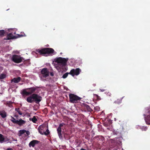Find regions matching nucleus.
<instances>
[{
  "instance_id": "f257e3e1",
  "label": "nucleus",
  "mask_w": 150,
  "mask_h": 150,
  "mask_svg": "<svg viewBox=\"0 0 150 150\" xmlns=\"http://www.w3.org/2000/svg\"><path fill=\"white\" fill-rule=\"evenodd\" d=\"M42 100V97L39 95L33 93L27 98V101L29 103L35 102L37 104H38Z\"/></svg>"
},
{
  "instance_id": "f03ea898",
  "label": "nucleus",
  "mask_w": 150,
  "mask_h": 150,
  "mask_svg": "<svg viewBox=\"0 0 150 150\" xmlns=\"http://www.w3.org/2000/svg\"><path fill=\"white\" fill-rule=\"evenodd\" d=\"M36 51L41 55H44L47 54H51L54 53V54H56V52H54L53 49L50 48H45L42 49L36 50Z\"/></svg>"
},
{
  "instance_id": "7ed1b4c3",
  "label": "nucleus",
  "mask_w": 150,
  "mask_h": 150,
  "mask_svg": "<svg viewBox=\"0 0 150 150\" xmlns=\"http://www.w3.org/2000/svg\"><path fill=\"white\" fill-rule=\"evenodd\" d=\"M68 60V59H66L61 57H59L56 59L55 62L60 65L61 67H64L66 65Z\"/></svg>"
},
{
  "instance_id": "20e7f679",
  "label": "nucleus",
  "mask_w": 150,
  "mask_h": 150,
  "mask_svg": "<svg viewBox=\"0 0 150 150\" xmlns=\"http://www.w3.org/2000/svg\"><path fill=\"white\" fill-rule=\"evenodd\" d=\"M36 89V88L35 87L27 88L23 90L22 91V93L23 95L26 96L31 95L35 92Z\"/></svg>"
},
{
  "instance_id": "39448f33",
  "label": "nucleus",
  "mask_w": 150,
  "mask_h": 150,
  "mask_svg": "<svg viewBox=\"0 0 150 150\" xmlns=\"http://www.w3.org/2000/svg\"><path fill=\"white\" fill-rule=\"evenodd\" d=\"M69 97L70 102L72 103H76L81 99L80 97L72 93L69 94Z\"/></svg>"
},
{
  "instance_id": "423d86ee",
  "label": "nucleus",
  "mask_w": 150,
  "mask_h": 150,
  "mask_svg": "<svg viewBox=\"0 0 150 150\" xmlns=\"http://www.w3.org/2000/svg\"><path fill=\"white\" fill-rule=\"evenodd\" d=\"M12 60L15 63H19L22 62L24 59L20 56L14 54L12 57Z\"/></svg>"
},
{
  "instance_id": "0eeeda50",
  "label": "nucleus",
  "mask_w": 150,
  "mask_h": 150,
  "mask_svg": "<svg viewBox=\"0 0 150 150\" xmlns=\"http://www.w3.org/2000/svg\"><path fill=\"white\" fill-rule=\"evenodd\" d=\"M81 70L79 68H77L76 69H72L69 72V74L71 75L72 76H77L79 75Z\"/></svg>"
},
{
  "instance_id": "6e6552de",
  "label": "nucleus",
  "mask_w": 150,
  "mask_h": 150,
  "mask_svg": "<svg viewBox=\"0 0 150 150\" xmlns=\"http://www.w3.org/2000/svg\"><path fill=\"white\" fill-rule=\"evenodd\" d=\"M47 126L45 124H43L40 126L38 128V130L39 133L41 134H44L45 131L46 130Z\"/></svg>"
},
{
  "instance_id": "1a4fd4ad",
  "label": "nucleus",
  "mask_w": 150,
  "mask_h": 150,
  "mask_svg": "<svg viewBox=\"0 0 150 150\" xmlns=\"http://www.w3.org/2000/svg\"><path fill=\"white\" fill-rule=\"evenodd\" d=\"M41 73L42 76L44 78H46L49 76V72L46 68L42 69L41 71Z\"/></svg>"
},
{
  "instance_id": "9d476101",
  "label": "nucleus",
  "mask_w": 150,
  "mask_h": 150,
  "mask_svg": "<svg viewBox=\"0 0 150 150\" xmlns=\"http://www.w3.org/2000/svg\"><path fill=\"white\" fill-rule=\"evenodd\" d=\"M64 125V123L60 124L59 125L58 128L57 129L58 136L60 139H62L63 138V137L62 134L61 127H62Z\"/></svg>"
},
{
  "instance_id": "9b49d317",
  "label": "nucleus",
  "mask_w": 150,
  "mask_h": 150,
  "mask_svg": "<svg viewBox=\"0 0 150 150\" xmlns=\"http://www.w3.org/2000/svg\"><path fill=\"white\" fill-rule=\"evenodd\" d=\"M143 111L144 113L143 114V116H144L148 115H150V106L146 108Z\"/></svg>"
},
{
  "instance_id": "f8f14e48",
  "label": "nucleus",
  "mask_w": 150,
  "mask_h": 150,
  "mask_svg": "<svg viewBox=\"0 0 150 150\" xmlns=\"http://www.w3.org/2000/svg\"><path fill=\"white\" fill-rule=\"evenodd\" d=\"M16 36L13 35L12 33L8 34L6 36V38L4 39L6 40H10L12 39L16 38Z\"/></svg>"
},
{
  "instance_id": "ddd939ff",
  "label": "nucleus",
  "mask_w": 150,
  "mask_h": 150,
  "mask_svg": "<svg viewBox=\"0 0 150 150\" xmlns=\"http://www.w3.org/2000/svg\"><path fill=\"white\" fill-rule=\"evenodd\" d=\"M39 141L36 140H33L31 141L29 144V146L30 147L32 146L34 147L36 144H38L39 142Z\"/></svg>"
},
{
  "instance_id": "4468645a",
  "label": "nucleus",
  "mask_w": 150,
  "mask_h": 150,
  "mask_svg": "<svg viewBox=\"0 0 150 150\" xmlns=\"http://www.w3.org/2000/svg\"><path fill=\"white\" fill-rule=\"evenodd\" d=\"M144 118L146 124L148 125H150V115L144 116Z\"/></svg>"
},
{
  "instance_id": "2eb2a0df",
  "label": "nucleus",
  "mask_w": 150,
  "mask_h": 150,
  "mask_svg": "<svg viewBox=\"0 0 150 150\" xmlns=\"http://www.w3.org/2000/svg\"><path fill=\"white\" fill-rule=\"evenodd\" d=\"M25 121L21 119H20L19 120H18L16 124L20 126H21L25 124Z\"/></svg>"
},
{
  "instance_id": "dca6fc26",
  "label": "nucleus",
  "mask_w": 150,
  "mask_h": 150,
  "mask_svg": "<svg viewBox=\"0 0 150 150\" xmlns=\"http://www.w3.org/2000/svg\"><path fill=\"white\" fill-rule=\"evenodd\" d=\"M21 80V78L20 77H18L17 78H14L11 80L12 82H14V83H17L19 82Z\"/></svg>"
},
{
  "instance_id": "f3484780",
  "label": "nucleus",
  "mask_w": 150,
  "mask_h": 150,
  "mask_svg": "<svg viewBox=\"0 0 150 150\" xmlns=\"http://www.w3.org/2000/svg\"><path fill=\"white\" fill-rule=\"evenodd\" d=\"M83 105L84 106V108L88 110V111L90 112L93 111V110L88 105L86 104H83Z\"/></svg>"
},
{
  "instance_id": "a211bd4d",
  "label": "nucleus",
  "mask_w": 150,
  "mask_h": 150,
  "mask_svg": "<svg viewBox=\"0 0 150 150\" xmlns=\"http://www.w3.org/2000/svg\"><path fill=\"white\" fill-rule=\"evenodd\" d=\"M0 115H1V117L3 118H4L6 117L7 116V114L6 112L1 111L0 112Z\"/></svg>"
},
{
  "instance_id": "6ab92c4d",
  "label": "nucleus",
  "mask_w": 150,
  "mask_h": 150,
  "mask_svg": "<svg viewBox=\"0 0 150 150\" xmlns=\"http://www.w3.org/2000/svg\"><path fill=\"white\" fill-rule=\"evenodd\" d=\"M45 131V132L44 133V134L46 135H49L50 133V132L48 129V125H47V127L46 130Z\"/></svg>"
},
{
  "instance_id": "aec40b11",
  "label": "nucleus",
  "mask_w": 150,
  "mask_h": 150,
  "mask_svg": "<svg viewBox=\"0 0 150 150\" xmlns=\"http://www.w3.org/2000/svg\"><path fill=\"white\" fill-rule=\"evenodd\" d=\"M29 119L30 120H32V122L34 123H36V122L37 121V119L35 116H33V117L32 118H30Z\"/></svg>"
},
{
  "instance_id": "412c9836",
  "label": "nucleus",
  "mask_w": 150,
  "mask_h": 150,
  "mask_svg": "<svg viewBox=\"0 0 150 150\" xmlns=\"http://www.w3.org/2000/svg\"><path fill=\"white\" fill-rule=\"evenodd\" d=\"M5 138L3 135L0 134V143H2L4 141Z\"/></svg>"
},
{
  "instance_id": "4be33fe9",
  "label": "nucleus",
  "mask_w": 150,
  "mask_h": 150,
  "mask_svg": "<svg viewBox=\"0 0 150 150\" xmlns=\"http://www.w3.org/2000/svg\"><path fill=\"white\" fill-rule=\"evenodd\" d=\"M123 98V97H122V98L117 99V100L115 101L114 103H115L116 104H119L121 103L122 102V99Z\"/></svg>"
},
{
  "instance_id": "5701e85b",
  "label": "nucleus",
  "mask_w": 150,
  "mask_h": 150,
  "mask_svg": "<svg viewBox=\"0 0 150 150\" xmlns=\"http://www.w3.org/2000/svg\"><path fill=\"white\" fill-rule=\"evenodd\" d=\"M5 31L4 30H0V36H3L4 35Z\"/></svg>"
},
{
  "instance_id": "b1692460",
  "label": "nucleus",
  "mask_w": 150,
  "mask_h": 150,
  "mask_svg": "<svg viewBox=\"0 0 150 150\" xmlns=\"http://www.w3.org/2000/svg\"><path fill=\"white\" fill-rule=\"evenodd\" d=\"M15 110L20 115H22V112L20 110V108H16Z\"/></svg>"
},
{
  "instance_id": "393cba45",
  "label": "nucleus",
  "mask_w": 150,
  "mask_h": 150,
  "mask_svg": "<svg viewBox=\"0 0 150 150\" xmlns=\"http://www.w3.org/2000/svg\"><path fill=\"white\" fill-rule=\"evenodd\" d=\"M11 121L14 123L16 124L18 121V120H16V119L14 117H11Z\"/></svg>"
},
{
  "instance_id": "a878e982",
  "label": "nucleus",
  "mask_w": 150,
  "mask_h": 150,
  "mask_svg": "<svg viewBox=\"0 0 150 150\" xmlns=\"http://www.w3.org/2000/svg\"><path fill=\"white\" fill-rule=\"evenodd\" d=\"M69 74V73H66L62 76V78L64 79H65L68 76Z\"/></svg>"
},
{
  "instance_id": "bb28decb",
  "label": "nucleus",
  "mask_w": 150,
  "mask_h": 150,
  "mask_svg": "<svg viewBox=\"0 0 150 150\" xmlns=\"http://www.w3.org/2000/svg\"><path fill=\"white\" fill-rule=\"evenodd\" d=\"M26 130H21L19 131L21 135H22L25 133Z\"/></svg>"
},
{
  "instance_id": "cd10ccee",
  "label": "nucleus",
  "mask_w": 150,
  "mask_h": 150,
  "mask_svg": "<svg viewBox=\"0 0 150 150\" xmlns=\"http://www.w3.org/2000/svg\"><path fill=\"white\" fill-rule=\"evenodd\" d=\"M94 96L95 97H96V98L97 100H100V96H99L98 95L96 94H95L94 95Z\"/></svg>"
},
{
  "instance_id": "c85d7f7f",
  "label": "nucleus",
  "mask_w": 150,
  "mask_h": 150,
  "mask_svg": "<svg viewBox=\"0 0 150 150\" xmlns=\"http://www.w3.org/2000/svg\"><path fill=\"white\" fill-rule=\"evenodd\" d=\"M18 36L16 37L17 38H20V37H22L23 36H25V34L24 33L23 35V34H19V35L18 34Z\"/></svg>"
},
{
  "instance_id": "c756f323",
  "label": "nucleus",
  "mask_w": 150,
  "mask_h": 150,
  "mask_svg": "<svg viewBox=\"0 0 150 150\" xmlns=\"http://www.w3.org/2000/svg\"><path fill=\"white\" fill-rule=\"evenodd\" d=\"M6 76L4 74H2L0 76V79H2L5 78Z\"/></svg>"
},
{
  "instance_id": "7c9ffc66",
  "label": "nucleus",
  "mask_w": 150,
  "mask_h": 150,
  "mask_svg": "<svg viewBox=\"0 0 150 150\" xmlns=\"http://www.w3.org/2000/svg\"><path fill=\"white\" fill-rule=\"evenodd\" d=\"M142 130L146 131L147 129V128L146 127H143L142 128Z\"/></svg>"
},
{
  "instance_id": "2f4dec72",
  "label": "nucleus",
  "mask_w": 150,
  "mask_h": 150,
  "mask_svg": "<svg viewBox=\"0 0 150 150\" xmlns=\"http://www.w3.org/2000/svg\"><path fill=\"white\" fill-rule=\"evenodd\" d=\"M94 109L96 110L99 111L100 110V108L98 107H96L94 108Z\"/></svg>"
},
{
  "instance_id": "473e14b6",
  "label": "nucleus",
  "mask_w": 150,
  "mask_h": 150,
  "mask_svg": "<svg viewBox=\"0 0 150 150\" xmlns=\"http://www.w3.org/2000/svg\"><path fill=\"white\" fill-rule=\"evenodd\" d=\"M25 132L26 133V134L28 135H29L30 134V132L28 131H26V132Z\"/></svg>"
},
{
  "instance_id": "72a5a7b5",
  "label": "nucleus",
  "mask_w": 150,
  "mask_h": 150,
  "mask_svg": "<svg viewBox=\"0 0 150 150\" xmlns=\"http://www.w3.org/2000/svg\"><path fill=\"white\" fill-rule=\"evenodd\" d=\"M50 75L52 76H54V73H53V72H51L50 73Z\"/></svg>"
},
{
  "instance_id": "f704fd0d",
  "label": "nucleus",
  "mask_w": 150,
  "mask_h": 150,
  "mask_svg": "<svg viewBox=\"0 0 150 150\" xmlns=\"http://www.w3.org/2000/svg\"><path fill=\"white\" fill-rule=\"evenodd\" d=\"M100 91L101 92H103V91H105V89H100Z\"/></svg>"
},
{
  "instance_id": "c9c22d12",
  "label": "nucleus",
  "mask_w": 150,
  "mask_h": 150,
  "mask_svg": "<svg viewBox=\"0 0 150 150\" xmlns=\"http://www.w3.org/2000/svg\"><path fill=\"white\" fill-rule=\"evenodd\" d=\"M6 150H13V149L12 148H7Z\"/></svg>"
},
{
  "instance_id": "e433bc0d",
  "label": "nucleus",
  "mask_w": 150,
  "mask_h": 150,
  "mask_svg": "<svg viewBox=\"0 0 150 150\" xmlns=\"http://www.w3.org/2000/svg\"><path fill=\"white\" fill-rule=\"evenodd\" d=\"M14 117H18V115H14Z\"/></svg>"
},
{
  "instance_id": "4c0bfd02",
  "label": "nucleus",
  "mask_w": 150,
  "mask_h": 150,
  "mask_svg": "<svg viewBox=\"0 0 150 150\" xmlns=\"http://www.w3.org/2000/svg\"><path fill=\"white\" fill-rule=\"evenodd\" d=\"M80 150H86L83 148H82V149H81Z\"/></svg>"
},
{
  "instance_id": "58836bf2",
  "label": "nucleus",
  "mask_w": 150,
  "mask_h": 150,
  "mask_svg": "<svg viewBox=\"0 0 150 150\" xmlns=\"http://www.w3.org/2000/svg\"><path fill=\"white\" fill-rule=\"evenodd\" d=\"M108 93H109V94H108V95H109V96H110V94H111L110 93H109V92H108Z\"/></svg>"
},
{
  "instance_id": "ea45409f",
  "label": "nucleus",
  "mask_w": 150,
  "mask_h": 150,
  "mask_svg": "<svg viewBox=\"0 0 150 150\" xmlns=\"http://www.w3.org/2000/svg\"><path fill=\"white\" fill-rule=\"evenodd\" d=\"M10 102V103H11V104H12V102Z\"/></svg>"
},
{
  "instance_id": "a19ab883",
  "label": "nucleus",
  "mask_w": 150,
  "mask_h": 150,
  "mask_svg": "<svg viewBox=\"0 0 150 150\" xmlns=\"http://www.w3.org/2000/svg\"><path fill=\"white\" fill-rule=\"evenodd\" d=\"M14 34H16V32H15V33H14Z\"/></svg>"
},
{
  "instance_id": "79ce46f5",
  "label": "nucleus",
  "mask_w": 150,
  "mask_h": 150,
  "mask_svg": "<svg viewBox=\"0 0 150 150\" xmlns=\"http://www.w3.org/2000/svg\"><path fill=\"white\" fill-rule=\"evenodd\" d=\"M95 85H96V84H94V86H95Z\"/></svg>"
},
{
  "instance_id": "37998d69",
  "label": "nucleus",
  "mask_w": 150,
  "mask_h": 150,
  "mask_svg": "<svg viewBox=\"0 0 150 150\" xmlns=\"http://www.w3.org/2000/svg\"><path fill=\"white\" fill-rule=\"evenodd\" d=\"M95 85H96V84H94V86H95Z\"/></svg>"
},
{
  "instance_id": "c03bdc74",
  "label": "nucleus",
  "mask_w": 150,
  "mask_h": 150,
  "mask_svg": "<svg viewBox=\"0 0 150 150\" xmlns=\"http://www.w3.org/2000/svg\"><path fill=\"white\" fill-rule=\"evenodd\" d=\"M122 150H123L122 149Z\"/></svg>"
}]
</instances>
